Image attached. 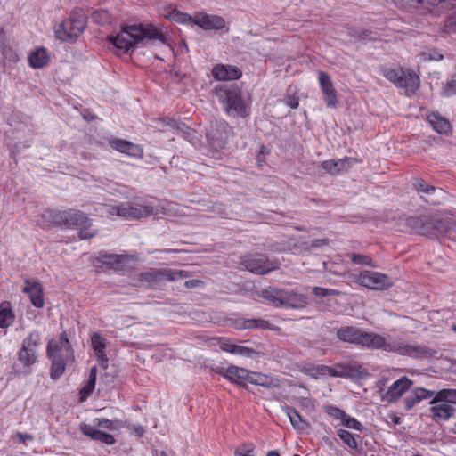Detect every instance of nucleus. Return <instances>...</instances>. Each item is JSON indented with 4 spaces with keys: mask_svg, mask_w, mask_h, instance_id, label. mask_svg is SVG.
Segmentation results:
<instances>
[{
    "mask_svg": "<svg viewBox=\"0 0 456 456\" xmlns=\"http://www.w3.org/2000/svg\"><path fill=\"white\" fill-rule=\"evenodd\" d=\"M144 38L157 39L162 43L167 42V37L163 32L151 24L126 26L116 36L108 37L119 53H128Z\"/></svg>",
    "mask_w": 456,
    "mask_h": 456,
    "instance_id": "1",
    "label": "nucleus"
},
{
    "mask_svg": "<svg viewBox=\"0 0 456 456\" xmlns=\"http://www.w3.org/2000/svg\"><path fill=\"white\" fill-rule=\"evenodd\" d=\"M102 217L112 218L117 216L122 218L134 220L147 217L155 211L153 202L146 198H135L131 201L118 204H104L96 208Z\"/></svg>",
    "mask_w": 456,
    "mask_h": 456,
    "instance_id": "2",
    "label": "nucleus"
},
{
    "mask_svg": "<svg viewBox=\"0 0 456 456\" xmlns=\"http://www.w3.org/2000/svg\"><path fill=\"white\" fill-rule=\"evenodd\" d=\"M378 350L387 353H395L403 356H410L416 359L434 357L437 354L436 350L425 345L407 343L399 336L388 333L379 335Z\"/></svg>",
    "mask_w": 456,
    "mask_h": 456,
    "instance_id": "3",
    "label": "nucleus"
},
{
    "mask_svg": "<svg viewBox=\"0 0 456 456\" xmlns=\"http://www.w3.org/2000/svg\"><path fill=\"white\" fill-rule=\"evenodd\" d=\"M46 354L52 362L50 375L53 379H59L64 373L66 366L74 362V352L65 334L48 342Z\"/></svg>",
    "mask_w": 456,
    "mask_h": 456,
    "instance_id": "4",
    "label": "nucleus"
},
{
    "mask_svg": "<svg viewBox=\"0 0 456 456\" xmlns=\"http://www.w3.org/2000/svg\"><path fill=\"white\" fill-rule=\"evenodd\" d=\"M215 94L229 115L244 117L247 114V103L237 86H221L215 89Z\"/></svg>",
    "mask_w": 456,
    "mask_h": 456,
    "instance_id": "5",
    "label": "nucleus"
},
{
    "mask_svg": "<svg viewBox=\"0 0 456 456\" xmlns=\"http://www.w3.org/2000/svg\"><path fill=\"white\" fill-rule=\"evenodd\" d=\"M59 224L67 228L79 229L81 239H90L95 235V232L90 229V219L80 210L68 209L61 211L59 215Z\"/></svg>",
    "mask_w": 456,
    "mask_h": 456,
    "instance_id": "6",
    "label": "nucleus"
},
{
    "mask_svg": "<svg viewBox=\"0 0 456 456\" xmlns=\"http://www.w3.org/2000/svg\"><path fill=\"white\" fill-rule=\"evenodd\" d=\"M444 219V218L436 214L420 216L409 218L407 224L415 231V232L420 235L438 238L440 237Z\"/></svg>",
    "mask_w": 456,
    "mask_h": 456,
    "instance_id": "7",
    "label": "nucleus"
},
{
    "mask_svg": "<svg viewBox=\"0 0 456 456\" xmlns=\"http://www.w3.org/2000/svg\"><path fill=\"white\" fill-rule=\"evenodd\" d=\"M383 76L399 88H404L407 94H413L419 87V78L414 71L403 69H384Z\"/></svg>",
    "mask_w": 456,
    "mask_h": 456,
    "instance_id": "8",
    "label": "nucleus"
},
{
    "mask_svg": "<svg viewBox=\"0 0 456 456\" xmlns=\"http://www.w3.org/2000/svg\"><path fill=\"white\" fill-rule=\"evenodd\" d=\"M86 25L83 15L70 17L54 26L57 39L64 42H74L83 32Z\"/></svg>",
    "mask_w": 456,
    "mask_h": 456,
    "instance_id": "9",
    "label": "nucleus"
},
{
    "mask_svg": "<svg viewBox=\"0 0 456 456\" xmlns=\"http://www.w3.org/2000/svg\"><path fill=\"white\" fill-rule=\"evenodd\" d=\"M185 277H187L186 272L173 269L151 270L139 274V280L151 287L159 285L166 281H173Z\"/></svg>",
    "mask_w": 456,
    "mask_h": 456,
    "instance_id": "10",
    "label": "nucleus"
},
{
    "mask_svg": "<svg viewBox=\"0 0 456 456\" xmlns=\"http://www.w3.org/2000/svg\"><path fill=\"white\" fill-rule=\"evenodd\" d=\"M241 265L248 272L258 275H265L280 268V262L278 260H270L265 256L246 257L241 262Z\"/></svg>",
    "mask_w": 456,
    "mask_h": 456,
    "instance_id": "11",
    "label": "nucleus"
},
{
    "mask_svg": "<svg viewBox=\"0 0 456 456\" xmlns=\"http://www.w3.org/2000/svg\"><path fill=\"white\" fill-rule=\"evenodd\" d=\"M355 281L370 289H385L392 285V281L387 275L369 270L362 271Z\"/></svg>",
    "mask_w": 456,
    "mask_h": 456,
    "instance_id": "12",
    "label": "nucleus"
},
{
    "mask_svg": "<svg viewBox=\"0 0 456 456\" xmlns=\"http://www.w3.org/2000/svg\"><path fill=\"white\" fill-rule=\"evenodd\" d=\"M193 24L204 30H221L225 28V20L215 14L198 12L193 17Z\"/></svg>",
    "mask_w": 456,
    "mask_h": 456,
    "instance_id": "13",
    "label": "nucleus"
},
{
    "mask_svg": "<svg viewBox=\"0 0 456 456\" xmlns=\"http://www.w3.org/2000/svg\"><path fill=\"white\" fill-rule=\"evenodd\" d=\"M411 385L412 381L407 377L395 380L382 395V400L388 403L396 402L411 388Z\"/></svg>",
    "mask_w": 456,
    "mask_h": 456,
    "instance_id": "14",
    "label": "nucleus"
},
{
    "mask_svg": "<svg viewBox=\"0 0 456 456\" xmlns=\"http://www.w3.org/2000/svg\"><path fill=\"white\" fill-rule=\"evenodd\" d=\"M318 79L327 107L335 108L338 104V97L330 77L326 72L320 71Z\"/></svg>",
    "mask_w": 456,
    "mask_h": 456,
    "instance_id": "15",
    "label": "nucleus"
},
{
    "mask_svg": "<svg viewBox=\"0 0 456 456\" xmlns=\"http://www.w3.org/2000/svg\"><path fill=\"white\" fill-rule=\"evenodd\" d=\"M430 404L431 407L429 410L431 417L436 421H446L452 418L456 411L453 405L446 403L444 401H438L437 396L436 395L433 397Z\"/></svg>",
    "mask_w": 456,
    "mask_h": 456,
    "instance_id": "16",
    "label": "nucleus"
},
{
    "mask_svg": "<svg viewBox=\"0 0 456 456\" xmlns=\"http://www.w3.org/2000/svg\"><path fill=\"white\" fill-rule=\"evenodd\" d=\"M132 257L128 255L118 254H102L99 256V261L108 267L115 271H121L128 267L132 261Z\"/></svg>",
    "mask_w": 456,
    "mask_h": 456,
    "instance_id": "17",
    "label": "nucleus"
},
{
    "mask_svg": "<svg viewBox=\"0 0 456 456\" xmlns=\"http://www.w3.org/2000/svg\"><path fill=\"white\" fill-rule=\"evenodd\" d=\"M355 162V159L346 157L337 160L330 159L323 161L321 166L328 174L335 175L346 172Z\"/></svg>",
    "mask_w": 456,
    "mask_h": 456,
    "instance_id": "18",
    "label": "nucleus"
},
{
    "mask_svg": "<svg viewBox=\"0 0 456 456\" xmlns=\"http://www.w3.org/2000/svg\"><path fill=\"white\" fill-rule=\"evenodd\" d=\"M308 305L305 295L297 293L294 290L283 289L282 307L292 309H303Z\"/></svg>",
    "mask_w": 456,
    "mask_h": 456,
    "instance_id": "19",
    "label": "nucleus"
},
{
    "mask_svg": "<svg viewBox=\"0 0 456 456\" xmlns=\"http://www.w3.org/2000/svg\"><path fill=\"white\" fill-rule=\"evenodd\" d=\"M212 75L216 80L239 79L242 72L236 67L224 64H217L212 69Z\"/></svg>",
    "mask_w": 456,
    "mask_h": 456,
    "instance_id": "20",
    "label": "nucleus"
},
{
    "mask_svg": "<svg viewBox=\"0 0 456 456\" xmlns=\"http://www.w3.org/2000/svg\"><path fill=\"white\" fill-rule=\"evenodd\" d=\"M219 347L224 352L247 358H252L257 354L256 351L252 348L232 344L230 339L224 338L219 340Z\"/></svg>",
    "mask_w": 456,
    "mask_h": 456,
    "instance_id": "21",
    "label": "nucleus"
},
{
    "mask_svg": "<svg viewBox=\"0 0 456 456\" xmlns=\"http://www.w3.org/2000/svg\"><path fill=\"white\" fill-rule=\"evenodd\" d=\"M22 291L29 296L30 301L35 307L41 308L44 306L43 289L39 282L26 280V286Z\"/></svg>",
    "mask_w": 456,
    "mask_h": 456,
    "instance_id": "22",
    "label": "nucleus"
},
{
    "mask_svg": "<svg viewBox=\"0 0 456 456\" xmlns=\"http://www.w3.org/2000/svg\"><path fill=\"white\" fill-rule=\"evenodd\" d=\"M79 429L85 436L90 437L94 441H98L108 445L114 444L116 442L112 435L95 429L91 425L82 423L79 426Z\"/></svg>",
    "mask_w": 456,
    "mask_h": 456,
    "instance_id": "23",
    "label": "nucleus"
},
{
    "mask_svg": "<svg viewBox=\"0 0 456 456\" xmlns=\"http://www.w3.org/2000/svg\"><path fill=\"white\" fill-rule=\"evenodd\" d=\"M110 144L116 151L121 153L127 154L128 156L137 158L142 156V148L139 145L134 144L131 142L122 139H114L110 141Z\"/></svg>",
    "mask_w": 456,
    "mask_h": 456,
    "instance_id": "24",
    "label": "nucleus"
},
{
    "mask_svg": "<svg viewBox=\"0 0 456 456\" xmlns=\"http://www.w3.org/2000/svg\"><path fill=\"white\" fill-rule=\"evenodd\" d=\"M219 373L232 382L249 381L251 371L235 365L222 369Z\"/></svg>",
    "mask_w": 456,
    "mask_h": 456,
    "instance_id": "25",
    "label": "nucleus"
},
{
    "mask_svg": "<svg viewBox=\"0 0 456 456\" xmlns=\"http://www.w3.org/2000/svg\"><path fill=\"white\" fill-rule=\"evenodd\" d=\"M220 126L222 127V131H218L212 126L207 134L209 145L215 150L224 148L228 139L227 133L225 131L226 126L224 124H220Z\"/></svg>",
    "mask_w": 456,
    "mask_h": 456,
    "instance_id": "26",
    "label": "nucleus"
},
{
    "mask_svg": "<svg viewBox=\"0 0 456 456\" xmlns=\"http://www.w3.org/2000/svg\"><path fill=\"white\" fill-rule=\"evenodd\" d=\"M28 64L33 69H42L48 65L50 55L46 48L37 47L32 51L28 58Z\"/></svg>",
    "mask_w": 456,
    "mask_h": 456,
    "instance_id": "27",
    "label": "nucleus"
},
{
    "mask_svg": "<svg viewBox=\"0 0 456 456\" xmlns=\"http://www.w3.org/2000/svg\"><path fill=\"white\" fill-rule=\"evenodd\" d=\"M362 333V330L358 328L345 326L338 329L336 335L338 338L343 342L359 345Z\"/></svg>",
    "mask_w": 456,
    "mask_h": 456,
    "instance_id": "28",
    "label": "nucleus"
},
{
    "mask_svg": "<svg viewBox=\"0 0 456 456\" xmlns=\"http://www.w3.org/2000/svg\"><path fill=\"white\" fill-rule=\"evenodd\" d=\"M92 347L94 354L101 364L106 368L108 363V357L104 353L106 348V339L98 333H94L91 337Z\"/></svg>",
    "mask_w": 456,
    "mask_h": 456,
    "instance_id": "29",
    "label": "nucleus"
},
{
    "mask_svg": "<svg viewBox=\"0 0 456 456\" xmlns=\"http://www.w3.org/2000/svg\"><path fill=\"white\" fill-rule=\"evenodd\" d=\"M432 128L438 134H447L452 129L450 122L436 112L430 113L427 118Z\"/></svg>",
    "mask_w": 456,
    "mask_h": 456,
    "instance_id": "30",
    "label": "nucleus"
},
{
    "mask_svg": "<svg viewBox=\"0 0 456 456\" xmlns=\"http://www.w3.org/2000/svg\"><path fill=\"white\" fill-rule=\"evenodd\" d=\"M248 382L254 385L262 386L268 388L278 387L280 386V380L277 378L253 371H251L250 373Z\"/></svg>",
    "mask_w": 456,
    "mask_h": 456,
    "instance_id": "31",
    "label": "nucleus"
},
{
    "mask_svg": "<svg viewBox=\"0 0 456 456\" xmlns=\"http://www.w3.org/2000/svg\"><path fill=\"white\" fill-rule=\"evenodd\" d=\"M261 296L269 304L276 307H282L283 289L268 287L262 290Z\"/></svg>",
    "mask_w": 456,
    "mask_h": 456,
    "instance_id": "32",
    "label": "nucleus"
},
{
    "mask_svg": "<svg viewBox=\"0 0 456 456\" xmlns=\"http://www.w3.org/2000/svg\"><path fill=\"white\" fill-rule=\"evenodd\" d=\"M286 414L289 419V421L293 428L299 432H307L310 428V425L307 421L302 419L301 415L290 407H286L285 409Z\"/></svg>",
    "mask_w": 456,
    "mask_h": 456,
    "instance_id": "33",
    "label": "nucleus"
},
{
    "mask_svg": "<svg viewBox=\"0 0 456 456\" xmlns=\"http://www.w3.org/2000/svg\"><path fill=\"white\" fill-rule=\"evenodd\" d=\"M61 212L45 209L40 215L37 217V224L42 228H48L53 224H59V215Z\"/></svg>",
    "mask_w": 456,
    "mask_h": 456,
    "instance_id": "34",
    "label": "nucleus"
},
{
    "mask_svg": "<svg viewBox=\"0 0 456 456\" xmlns=\"http://www.w3.org/2000/svg\"><path fill=\"white\" fill-rule=\"evenodd\" d=\"M37 359V350H32L21 346L18 352V360L24 367L33 365Z\"/></svg>",
    "mask_w": 456,
    "mask_h": 456,
    "instance_id": "35",
    "label": "nucleus"
},
{
    "mask_svg": "<svg viewBox=\"0 0 456 456\" xmlns=\"http://www.w3.org/2000/svg\"><path fill=\"white\" fill-rule=\"evenodd\" d=\"M379 335L375 332L363 331L362 333L359 346L371 350H378Z\"/></svg>",
    "mask_w": 456,
    "mask_h": 456,
    "instance_id": "36",
    "label": "nucleus"
},
{
    "mask_svg": "<svg viewBox=\"0 0 456 456\" xmlns=\"http://www.w3.org/2000/svg\"><path fill=\"white\" fill-rule=\"evenodd\" d=\"M164 17L167 18L169 20L175 21L178 23H192L193 24V17L191 15L182 12L178 10H171L167 12L166 14H164Z\"/></svg>",
    "mask_w": 456,
    "mask_h": 456,
    "instance_id": "37",
    "label": "nucleus"
},
{
    "mask_svg": "<svg viewBox=\"0 0 456 456\" xmlns=\"http://www.w3.org/2000/svg\"><path fill=\"white\" fill-rule=\"evenodd\" d=\"M440 236H444L452 240H456V223L451 218H444Z\"/></svg>",
    "mask_w": 456,
    "mask_h": 456,
    "instance_id": "38",
    "label": "nucleus"
},
{
    "mask_svg": "<svg viewBox=\"0 0 456 456\" xmlns=\"http://www.w3.org/2000/svg\"><path fill=\"white\" fill-rule=\"evenodd\" d=\"M4 305L2 304L0 308V328H8L13 322L14 314L10 307Z\"/></svg>",
    "mask_w": 456,
    "mask_h": 456,
    "instance_id": "39",
    "label": "nucleus"
},
{
    "mask_svg": "<svg viewBox=\"0 0 456 456\" xmlns=\"http://www.w3.org/2000/svg\"><path fill=\"white\" fill-rule=\"evenodd\" d=\"M438 401H444L451 405H456V389L445 388L441 389L435 395Z\"/></svg>",
    "mask_w": 456,
    "mask_h": 456,
    "instance_id": "40",
    "label": "nucleus"
},
{
    "mask_svg": "<svg viewBox=\"0 0 456 456\" xmlns=\"http://www.w3.org/2000/svg\"><path fill=\"white\" fill-rule=\"evenodd\" d=\"M41 334L37 330L31 331L29 335L23 339L22 345L32 350H37V347L40 345Z\"/></svg>",
    "mask_w": 456,
    "mask_h": 456,
    "instance_id": "41",
    "label": "nucleus"
},
{
    "mask_svg": "<svg viewBox=\"0 0 456 456\" xmlns=\"http://www.w3.org/2000/svg\"><path fill=\"white\" fill-rule=\"evenodd\" d=\"M338 437L351 449H357L358 443L355 436L345 429H338L337 431Z\"/></svg>",
    "mask_w": 456,
    "mask_h": 456,
    "instance_id": "42",
    "label": "nucleus"
},
{
    "mask_svg": "<svg viewBox=\"0 0 456 456\" xmlns=\"http://www.w3.org/2000/svg\"><path fill=\"white\" fill-rule=\"evenodd\" d=\"M242 329H270L268 321L263 319H248L243 322Z\"/></svg>",
    "mask_w": 456,
    "mask_h": 456,
    "instance_id": "43",
    "label": "nucleus"
},
{
    "mask_svg": "<svg viewBox=\"0 0 456 456\" xmlns=\"http://www.w3.org/2000/svg\"><path fill=\"white\" fill-rule=\"evenodd\" d=\"M414 186L419 192L424 193L426 196H431L436 191L443 194L442 190H437L434 186L428 184L424 180H417Z\"/></svg>",
    "mask_w": 456,
    "mask_h": 456,
    "instance_id": "44",
    "label": "nucleus"
},
{
    "mask_svg": "<svg viewBox=\"0 0 456 456\" xmlns=\"http://www.w3.org/2000/svg\"><path fill=\"white\" fill-rule=\"evenodd\" d=\"M316 376H325L329 375L331 377H343L345 372L343 370H338L335 368L320 365L316 367Z\"/></svg>",
    "mask_w": 456,
    "mask_h": 456,
    "instance_id": "45",
    "label": "nucleus"
},
{
    "mask_svg": "<svg viewBox=\"0 0 456 456\" xmlns=\"http://www.w3.org/2000/svg\"><path fill=\"white\" fill-rule=\"evenodd\" d=\"M92 19L94 22L103 25L109 23L111 20L110 13L105 10H98L93 12Z\"/></svg>",
    "mask_w": 456,
    "mask_h": 456,
    "instance_id": "46",
    "label": "nucleus"
},
{
    "mask_svg": "<svg viewBox=\"0 0 456 456\" xmlns=\"http://www.w3.org/2000/svg\"><path fill=\"white\" fill-rule=\"evenodd\" d=\"M342 425H344L347 428L354 429L361 431L363 428L362 424L358 421L356 419L350 417L349 415H346L345 419L342 421Z\"/></svg>",
    "mask_w": 456,
    "mask_h": 456,
    "instance_id": "47",
    "label": "nucleus"
},
{
    "mask_svg": "<svg viewBox=\"0 0 456 456\" xmlns=\"http://www.w3.org/2000/svg\"><path fill=\"white\" fill-rule=\"evenodd\" d=\"M95 425L98 427H102L107 428L109 430H117L118 428V420H110L108 419H95Z\"/></svg>",
    "mask_w": 456,
    "mask_h": 456,
    "instance_id": "48",
    "label": "nucleus"
},
{
    "mask_svg": "<svg viewBox=\"0 0 456 456\" xmlns=\"http://www.w3.org/2000/svg\"><path fill=\"white\" fill-rule=\"evenodd\" d=\"M313 293L317 297H330V296H338L341 294V292L339 290L321 288V287H314Z\"/></svg>",
    "mask_w": 456,
    "mask_h": 456,
    "instance_id": "49",
    "label": "nucleus"
},
{
    "mask_svg": "<svg viewBox=\"0 0 456 456\" xmlns=\"http://www.w3.org/2000/svg\"><path fill=\"white\" fill-rule=\"evenodd\" d=\"M325 411L330 417H331L334 419H339L341 422L343 421L346 415V413L343 410L336 406H328L326 407Z\"/></svg>",
    "mask_w": 456,
    "mask_h": 456,
    "instance_id": "50",
    "label": "nucleus"
},
{
    "mask_svg": "<svg viewBox=\"0 0 456 456\" xmlns=\"http://www.w3.org/2000/svg\"><path fill=\"white\" fill-rule=\"evenodd\" d=\"M444 30L445 33H456V12H452L444 21Z\"/></svg>",
    "mask_w": 456,
    "mask_h": 456,
    "instance_id": "51",
    "label": "nucleus"
},
{
    "mask_svg": "<svg viewBox=\"0 0 456 456\" xmlns=\"http://www.w3.org/2000/svg\"><path fill=\"white\" fill-rule=\"evenodd\" d=\"M351 260L353 263H354L356 265H368V266H373V267L375 266L371 258L365 255L353 254L351 256Z\"/></svg>",
    "mask_w": 456,
    "mask_h": 456,
    "instance_id": "52",
    "label": "nucleus"
},
{
    "mask_svg": "<svg viewBox=\"0 0 456 456\" xmlns=\"http://www.w3.org/2000/svg\"><path fill=\"white\" fill-rule=\"evenodd\" d=\"M3 55L4 58V64L5 65H12L18 62L19 56L16 52L12 51V49H4L3 52Z\"/></svg>",
    "mask_w": 456,
    "mask_h": 456,
    "instance_id": "53",
    "label": "nucleus"
},
{
    "mask_svg": "<svg viewBox=\"0 0 456 456\" xmlns=\"http://www.w3.org/2000/svg\"><path fill=\"white\" fill-rule=\"evenodd\" d=\"M413 392L416 395V398H418L419 402L425 399L432 398L436 395L434 391L427 390L422 387H417L413 390Z\"/></svg>",
    "mask_w": 456,
    "mask_h": 456,
    "instance_id": "54",
    "label": "nucleus"
},
{
    "mask_svg": "<svg viewBox=\"0 0 456 456\" xmlns=\"http://www.w3.org/2000/svg\"><path fill=\"white\" fill-rule=\"evenodd\" d=\"M456 94V80L448 81L442 91V95L449 97Z\"/></svg>",
    "mask_w": 456,
    "mask_h": 456,
    "instance_id": "55",
    "label": "nucleus"
},
{
    "mask_svg": "<svg viewBox=\"0 0 456 456\" xmlns=\"http://www.w3.org/2000/svg\"><path fill=\"white\" fill-rule=\"evenodd\" d=\"M444 0H421L420 11L431 12L434 7L437 6Z\"/></svg>",
    "mask_w": 456,
    "mask_h": 456,
    "instance_id": "56",
    "label": "nucleus"
},
{
    "mask_svg": "<svg viewBox=\"0 0 456 456\" xmlns=\"http://www.w3.org/2000/svg\"><path fill=\"white\" fill-rule=\"evenodd\" d=\"M404 408L406 411L412 409L417 403H419V399L416 398V395L412 391L404 398Z\"/></svg>",
    "mask_w": 456,
    "mask_h": 456,
    "instance_id": "57",
    "label": "nucleus"
},
{
    "mask_svg": "<svg viewBox=\"0 0 456 456\" xmlns=\"http://www.w3.org/2000/svg\"><path fill=\"white\" fill-rule=\"evenodd\" d=\"M253 447L251 444H244L235 451L234 456H253Z\"/></svg>",
    "mask_w": 456,
    "mask_h": 456,
    "instance_id": "58",
    "label": "nucleus"
},
{
    "mask_svg": "<svg viewBox=\"0 0 456 456\" xmlns=\"http://www.w3.org/2000/svg\"><path fill=\"white\" fill-rule=\"evenodd\" d=\"M301 408L307 413L314 411L315 406L314 402L309 398H301L299 401Z\"/></svg>",
    "mask_w": 456,
    "mask_h": 456,
    "instance_id": "59",
    "label": "nucleus"
},
{
    "mask_svg": "<svg viewBox=\"0 0 456 456\" xmlns=\"http://www.w3.org/2000/svg\"><path fill=\"white\" fill-rule=\"evenodd\" d=\"M396 4H401L403 7H411L420 10L421 0H395Z\"/></svg>",
    "mask_w": 456,
    "mask_h": 456,
    "instance_id": "60",
    "label": "nucleus"
},
{
    "mask_svg": "<svg viewBox=\"0 0 456 456\" xmlns=\"http://www.w3.org/2000/svg\"><path fill=\"white\" fill-rule=\"evenodd\" d=\"M96 380L94 378H89L86 385L83 387L82 393L87 396L89 395L93 390L94 389Z\"/></svg>",
    "mask_w": 456,
    "mask_h": 456,
    "instance_id": "61",
    "label": "nucleus"
},
{
    "mask_svg": "<svg viewBox=\"0 0 456 456\" xmlns=\"http://www.w3.org/2000/svg\"><path fill=\"white\" fill-rule=\"evenodd\" d=\"M286 103L291 109H297L298 107V98L296 96H293V97L289 96L286 100Z\"/></svg>",
    "mask_w": 456,
    "mask_h": 456,
    "instance_id": "62",
    "label": "nucleus"
},
{
    "mask_svg": "<svg viewBox=\"0 0 456 456\" xmlns=\"http://www.w3.org/2000/svg\"><path fill=\"white\" fill-rule=\"evenodd\" d=\"M17 437L19 438L20 442V443H25L27 440H33V436L30 435V434H24V433H20V432H18L17 433Z\"/></svg>",
    "mask_w": 456,
    "mask_h": 456,
    "instance_id": "63",
    "label": "nucleus"
},
{
    "mask_svg": "<svg viewBox=\"0 0 456 456\" xmlns=\"http://www.w3.org/2000/svg\"><path fill=\"white\" fill-rule=\"evenodd\" d=\"M201 281H199V280H190V281H186L184 285L187 289H193V288H196L198 287V285L200 283Z\"/></svg>",
    "mask_w": 456,
    "mask_h": 456,
    "instance_id": "64",
    "label": "nucleus"
}]
</instances>
